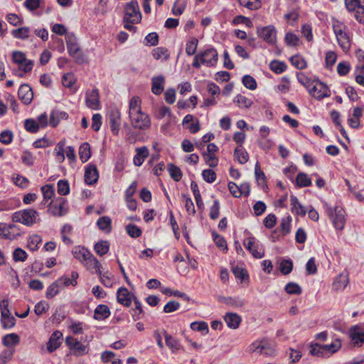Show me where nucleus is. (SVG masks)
<instances>
[{"label":"nucleus","instance_id":"nucleus-1","mask_svg":"<svg viewBox=\"0 0 364 364\" xmlns=\"http://www.w3.org/2000/svg\"><path fill=\"white\" fill-rule=\"evenodd\" d=\"M141 103L139 97H132L129 104V117L134 129H146L149 128L151 120L149 115L141 111Z\"/></svg>","mask_w":364,"mask_h":364},{"label":"nucleus","instance_id":"nucleus-2","mask_svg":"<svg viewBox=\"0 0 364 364\" xmlns=\"http://www.w3.org/2000/svg\"><path fill=\"white\" fill-rule=\"evenodd\" d=\"M217 61V50L213 48H208L195 56L193 66L198 68L203 65L206 67H213L216 65Z\"/></svg>","mask_w":364,"mask_h":364},{"label":"nucleus","instance_id":"nucleus-3","mask_svg":"<svg viewBox=\"0 0 364 364\" xmlns=\"http://www.w3.org/2000/svg\"><path fill=\"white\" fill-rule=\"evenodd\" d=\"M326 213L331 220L334 227L339 230L344 228L346 224V212L341 206L332 208L327 204L325 205Z\"/></svg>","mask_w":364,"mask_h":364},{"label":"nucleus","instance_id":"nucleus-4","mask_svg":"<svg viewBox=\"0 0 364 364\" xmlns=\"http://www.w3.org/2000/svg\"><path fill=\"white\" fill-rule=\"evenodd\" d=\"M38 216V212L30 208L15 213L12 216V220L14 222L21 223L26 226H31L36 222Z\"/></svg>","mask_w":364,"mask_h":364},{"label":"nucleus","instance_id":"nucleus-5","mask_svg":"<svg viewBox=\"0 0 364 364\" xmlns=\"http://www.w3.org/2000/svg\"><path fill=\"white\" fill-rule=\"evenodd\" d=\"M346 9L355 11V18L359 23H364V0H344Z\"/></svg>","mask_w":364,"mask_h":364},{"label":"nucleus","instance_id":"nucleus-6","mask_svg":"<svg viewBox=\"0 0 364 364\" xmlns=\"http://www.w3.org/2000/svg\"><path fill=\"white\" fill-rule=\"evenodd\" d=\"M124 19H132V22H140L141 14L136 0H132L127 3L124 8Z\"/></svg>","mask_w":364,"mask_h":364},{"label":"nucleus","instance_id":"nucleus-7","mask_svg":"<svg viewBox=\"0 0 364 364\" xmlns=\"http://www.w3.org/2000/svg\"><path fill=\"white\" fill-rule=\"evenodd\" d=\"M258 36L269 44H274L277 41V30L274 26L269 25L257 28Z\"/></svg>","mask_w":364,"mask_h":364},{"label":"nucleus","instance_id":"nucleus-8","mask_svg":"<svg viewBox=\"0 0 364 364\" xmlns=\"http://www.w3.org/2000/svg\"><path fill=\"white\" fill-rule=\"evenodd\" d=\"M349 337L353 346H362L364 343V325H355L350 327Z\"/></svg>","mask_w":364,"mask_h":364},{"label":"nucleus","instance_id":"nucleus-9","mask_svg":"<svg viewBox=\"0 0 364 364\" xmlns=\"http://www.w3.org/2000/svg\"><path fill=\"white\" fill-rule=\"evenodd\" d=\"M65 343L74 355L81 356L87 354L89 351L87 345L80 343L73 337H67Z\"/></svg>","mask_w":364,"mask_h":364},{"label":"nucleus","instance_id":"nucleus-10","mask_svg":"<svg viewBox=\"0 0 364 364\" xmlns=\"http://www.w3.org/2000/svg\"><path fill=\"white\" fill-rule=\"evenodd\" d=\"M308 90L309 93L318 100L329 96L330 91L328 87L319 81L314 80V82Z\"/></svg>","mask_w":364,"mask_h":364},{"label":"nucleus","instance_id":"nucleus-11","mask_svg":"<svg viewBox=\"0 0 364 364\" xmlns=\"http://www.w3.org/2000/svg\"><path fill=\"white\" fill-rule=\"evenodd\" d=\"M250 350L267 356L274 355V350L269 346L266 341H256L250 346Z\"/></svg>","mask_w":364,"mask_h":364},{"label":"nucleus","instance_id":"nucleus-12","mask_svg":"<svg viewBox=\"0 0 364 364\" xmlns=\"http://www.w3.org/2000/svg\"><path fill=\"white\" fill-rule=\"evenodd\" d=\"M85 103L87 107L91 109L97 110L100 109V95L97 89L86 92Z\"/></svg>","mask_w":364,"mask_h":364},{"label":"nucleus","instance_id":"nucleus-13","mask_svg":"<svg viewBox=\"0 0 364 364\" xmlns=\"http://www.w3.org/2000/svg\"><path fill=\"white\" fill-rule=\"evenodd\" d=\"M12 60L16 64L20 67H23V68H32L34 65V62L31 60H28L26 58L25 53L21 51L13 52Z\"/></svg>","mask_w":364,"mask_h":364},{"label":"nucleus","instance_id":"nucleus-14","mask_svg":"<svg viewBox=\"0 0 364 364\" xmlns=\"http://www.w3.org/2000/svg\"><path fill=\"white\" fill-rule=\"evenodd\" d=\"M109 122L112 132L118 135L121 125V114L119 110H112L109 115Z\"/></svg>","mask_w":364,"mask_h":364},{"label":"nucleus","instance_id":"nucleus-15","mask_svg":"<svg viewBox=\"0 0 364 364\" xmlns=\"http://www.w3.org/2000/svg\"><path fill=\"white\" fill-rule=\"evenodd\" d=\"M18 95L21 102L25 105L31 102L33 94L31 88L28 85H22L18 89Z\"/></svg>","mask_w":364,"mask_h":364},{"label":"nucleus","instance_id":"nucleus-16","mask_svg":"<svg viewBox=\"0 0 364 364\" xmlns=\"http://www.w3.org/2000/svg\"><path fill=\"white\" fill-rule=\"evenodd\" d=\"M62 336L63 334L58 331H55L51 334L47 343V350L49 353L53 352L60 347L61 344Z\"/></svg>","mask_w":364,"mask_h":364},{"label":"nucleus","instance_id":"nucleus-17","mask_svg":"<svg viewBox=\"0 0 364 364\" xmlns=\"http://www.w3.org/2000/svg\"><path fill=\"white\" fill-rule=\"evenodd\" d=\"M132 296H134L129 292L127 288L121 287L118 289L117 293V301L125 306H129L131 305Z\"/></svg>","mask_w":364,"mask_h":364},{"label":"nucleus","instance_id":"nucleus-18","mask_svg":"<svg viewBox=\"0 0 364 364\" xmlns=\"http://www.w3.org/2000/svg\"><path fill=\"white\" fill-rule=\"evenodd\" d=\"M83 264L91 272H95L97 274H100L101 264L92 253L87 257Z\"/></svg>","mask_w":364,"mask_h":364},{"label":"nucleus","instance_id":"nucleus-19","mask_svg":"<svg viewBox=\"0 0 364 364\" xmlns=\"http://www.w3.org/2000/svg\"><path fill=\"white\" fill-rule=\"evenodd\" d=\"M349 282L348 275L347 273L340 274L333 282V289L336 291H343Z\"/></svg>","mask_w":364,"mask_h":364},{"label":"nucleus","instance_id":"nucleus-20","mask_svg":"<svg viewBox=\"0 0 364 364\" xmlns=\"http://www.w3.org/2000/svg\"><path fill=\"white\" fill-rule=\"evenodd\" d=\"M99 175L95 166H89L85 171V181L87 184L92 185L97 181Z\"/></svg>","mask_w":364,"mask_h":364},{"label":"nucleus","instance_id":"nucleus-21","mask_svg":"<svg viewBox=\"0 0 364 364\" xmlns=\"http://www.w3.org/2000/svg\"><path fill=\"white\" fill-rule=\"evenodd\" d=\"M227 326L232 329H237L242 321L241 317L236 313H227L224 316Z\"/></svg>","mask_w":364,"mask_h":364},{"label":"nucleus","instance_id":"nucleus-22","mask_svg":"<svg viewBox=\"0 0 364 364\" xmlns=\"http://www.w3.org/2000/svg\"><path fill=\"white\" fill-rule=\"evenodd\" d=\"M65 41L67 48L70 55H75L79 51V46L75 36L72 33L66 34Z\"/></svg>","mask_w":364,"mask_h":364},{"label":"nucleus","instance_id":"nucleus-23","mask_svg":"<svg viewBox=\"0 0 364 364\" xmlns=\"http://www.w3.org/2000/svg\"><path fill=\"white\" fill-rule=\"evenodd\" d=\"M78 277V273L77 272L73 271L71 272V277H68L65 275L62 276L61 277L57 279V282H58L59 284H60L62 289L65 287H68L70 285L75 287L77 284V279Z\"/></svg>","mask_w":364,"mask_h":364},{"label":"nucleus","instance_id":"nucleus-24","mask_svg":"<svg viewBox=\"0 0 364 364\" xmlns=\"http://www.w3.org/2000/svg\"><path fill=\"white\" fill-rule=\"evenodd\" d=\"M136 154L134 156L133 161L135 166H140L145 159L149 156V149L146 146H142L136 149Z\"/></svg>","mask_w":364,"mask_h":364},{"label":"nucleus","instance_id":"nucleus-25","mask_svg":"<svg viewBox=\"0 0 364 364\" xmlns=\"http://www.w3.org/2000/svg\"><path fill=\"white\" fill-rule=\"evenodd\" d=\"M65 200L62 198H60L59 201H56L54 203L51 202L50 203V206L52 214L55 216L63 215L66 213V210H65Z\"/></svg>","mask_w":364,"mask_h":364},{"label":"nucleus","instance_id":"nucleus-26","mask_svg":"<svg viewBox=\"0 0 364 364\" xmlns=\"http://www.w3.org/2000/svg\"><path fill=\"white\" fill-rule=\"evenodd\" d=\"M110 315L109 307L105 304L98 305L94 311V318L98 321L104 320Z\"/></svg>","mask_w":364,"mask_h":364},{"label":"nucleus","instance_id":"nucleus-27","mask_svg":"<svg viewBox=\"0 0 364 364\" xmlns=\"http://www.w3.org/2000/svg\"><path fill=\"white\" fill-rule=\"evenodd\" d=\"M338 43L344 52H347L350 48V36L347 30L343 31L341 35L336 36Z\"/></svg>","mask_w":364,"mask_h":364},{"label":"nucleus","instance_id":"nucleus-28","mask_svg":"<svg viewBox=\"0 0 364 364\" xmlns=\"http://www.w3.org/2000/svg\"><path fill=\"white\" fill-rule=\"evenodd\" d=\"M218 301L233 307H242L245 304L244 300L237 297L218 296Z\"/></svg>","mask_w":364,"mask_h":364},{"label":"nucleus","instance_id":"nucleus-29","mask_svg":"<svg viewBox=\"0 0 364 364\" xmlns=\"http://www.w3.org/2000/svg\"><path fill=\"white\" fill-rule=\"evenodd\" d=\"M75 258L83 263L87 257L90 255V252L84 247H75L72 251Z\"/></svg>","mask_w":364,"mask_h":364},{"label":"nucleus","instance_id":"nucleus-30","mask_svg":"<svg viewBox=\"0 0 364 364\" xmlns=\"http://www.w3.org/2000/svg\"><path fill=\"white\" fill-rule=\"evenodd\" d=\"M291 211L296 215L304 216L306 210L304 207L299 202L297 198L295 196H291L290 197Z\"/></svg>","mask_w":364,"mask_h":364},{"label":"nucleus","instance_id":"nucleus-31","mask_svg":"<svg viewBox=\"0 0 364 364\" xmlns=\"http://www.w3.org/2000/svg\"><path fill=\"white\" fill-rule=\"evenodd\" d=\"M164 78L162 76L152 78L151 90L155 95H160L164 90Z\"/></svg>","mask_w":364,"mask_h":364},{"label":"nucleus","instance_id":"nucleus-32","mask_svg":"<svg viewBox=\"0 0 364 364\" xmlns=\"http://www.w3.org/2000/svg\"><path fill=\"white\" fill-rule=\"evenodd\" d=\"M112 220L108 216H102L97 220V225L98 228L106 233H109L112 230Z\"/></svg>","mask_w":364,"mask_h":364},{"label":"nucleus","instance_id":"nucleus-33","mask_svg":"<svg viewBox=\"0 0 364 364\" xmlns=\"http://www.w3.org/2000/svg\"><path fill=\"white\" fill-rule=\"evenodd\" d=\"M20 341L19 336L14 333L7 334L3 337L2 343L6 347L16 346Z\"/></svg>","mask_w":364,"mask_h":364},{"label":"nucleus","instance_id":"nucleus-34","mask_svg":"<svg viewBox=\"0 0 364 364\" xmlns=\"http://www.w3.org/2000/svg\"><path fill=\"white\" fill-rule=\"evenodd\" d=\"M91 156V151L90 144L87 142H85L80 145L79 148V156L82 163L88 161Z\"/></svg>","mask_w":364,"mask_h":364},{"label":"nucleus","instance_id":"nucleus-35","mask_svg":"<svg viewBox=\"0 0 364 364\" xmlns=\"http://www.w3.org/2000/svg\"><path fill=\"white\" fill-rule=\"evenodd\" d=\"M94 250L99 256L106 255L109 250V242L107 240H101L95 245Z\"/></svg>","mask_w":364,"mask_h":364},{"label":"nucleus","instance_id":"nucleus-36","mask_svg":"<svg viewBox=\"0 0 364 364\" xmlns=\"http://www.w3.org/2000/svg\"><path fill=\"white\" fill-rule=\"evenodd\" d=\"M61 289L60 284L55 280L47 288L46 297L48 299H53L60 292Z\"/></svg>","mask_w":364,"mask_h":364},{"label":"nucleus","instance_id":"nucleus-37","mask_svg":"<svg viewBox=\"0 0 364 364\" xmlns=\"http://www.w3.org/2000/svg\"><path fill=\"white\" fill-rule=\"evenodd\" d=\"M323 346L326 355L328 354L332 355L341 348V341L340 339L337 338L331 344L323 345Z\"/></svg>","mask_w":364,"mask_h":364},{"label":"nucleus","instance_id":"nucleus-38","mask_svg":"<svg viewBox=\"0 0 364 364\" xmlns=\"http://www.w3.org/2000/svg\"><path fill=\"white\" fill-rule=\"evenodd\" d=\"M167 168L171 177L175 181H180L181 180L183 174L179 167L176 166L173 164H168Z\"/></svg>","mask_w":364,"mask_h":364},{"label":"nucleus","instance_id":"nucleus-39","mask_svg":"<svg viewBox=\"0 0 364 364\" xmlns=\"http://www.w3.org/2000/svg\"><path fill=\"white\" fill-rule=\"evenodd\" d=\"M296 183L299 187H308L311 185V180L306 173L300 172L296 176Z\"/></svg>","mask_w":364,"mask_h":364},{"label":"nucleus","instance_id":"nucleus-40","mask_svg":"<svg viewBox=\"0 0 364 364\" xmlns=\"http://www.w3.org/2000/svg\"><path fill=\"white\" fill-rule=\"evenodd\" d=\"M289 60L292 66L296 68H306L307 66L305 59L301 55H294L291 56Z\"/></svg>","mask_w":364,"mask_h":364},{"label":"nucleus","instance_id":"nucleus-41","mask_svg":"<svg viewBox=\"0 0 364 364\" xmlns=\"http://www.w3.org/2000/svg\"><path fill=\"white\" fill-rule=\"evenodd\" d=\"M164 337L166 344L171 349L173 353L180 348V344L178 341L173 338L171 335L168 334L166 331H164Z\"/></svg>","mask_w":364,"mask_h":364},{"label":"nucleus","instance_id":"nucleus-42","mask_svg":"<svg viewBox=\"0 0 364 364\" xmlns=\"http://www.w3.org/2000/svg\"><path fill=\"white\" fill-rule=\"evenodd\" d=\"M310 354L317 357L326 356L323 345L318 343L310 344Z\"/></svg>","mask_w":364,"mask_h":364},{"label":"nucleus","instance_id":"nucleus-43","mask_svg":"<svg viewBox=\"0 0 364 364\" xmlns=\"http://www.w3.org/2000/svg\"><path fill=\"white\" fill-rule=\"evenodd\" d=\"M234 156L241 164L247 163L249 160L248 153L242 149L235 148Z\"/></svg>","mask_w":364,"mask_h":364},{"label":"nucleus","instance_id":"nucleus-44","mask_svg":"<svg viewBox=\"0 0 364 364\" xmlns=\"http://www.w3.org/2000/svg\"><path fill=\"white\" fill-rule=\"evenodd\" d=\"M202 155L204 158L205 163L211 168H215L218 164V159L215 156V154H211L208 152H203Z\"/></svg>","mask_w":364,"mask_h":364},{"label":"nucleus","instance_id":"nucleus-45","mask_svg":"<svg viewBox=\"0 0 364 364\" xmlns=\"http://www.w3.org/2000/svg\"><path fill=\"white\" fill-rule=\"evenodd\" d=\"M234 102H236L240 108H249L252 105L251 99L242 95H237Z\"/></svg>","mask_w":364,"mask_h":364},{"label":"nucleus","instance_id":"nucleus-46","mask_svg":"<svg viewBox=\"0 0 364 364\" xmlns=\"http://www.w3.org/2000/svg\"><path fill=\"white\" fill-rule=\"evenodd\" d=\"M239 4L250 10H257L261 7L259 0H238Z\"/></svg>","mask_w":364,"mask_h":364},{"label":"nucleus","instance_id":"nucleus-47","mask_svg":"<svg viewBox=\"0 0 364 364\" xmlns=\"http://www.w3.org/2000/svg\"><path fill=\"white\" fill-rule=\"evenodd\" d=\"M293 269V262L291 259H282L279 264V270L284 275L291 273Z\"/></svg>","mask_w":364,"mask_h":364},{"label":"nucleus","instance_id":"nucleus-48","mask_svg":"<svg viewBox=\"0 0 364 364\" xmlns=\"http://www.w3.org/2000/svg\"><path fill=\"white\" fill-rule=\"evenodd\" d=\"M186 6V0H176L172 7V14L176 16L182 14Z\"/></svg>","mask_w":364,"mask_h":364},{"label":"nucleus","instance_id":"nucleus-49","mask_svg":"<svg viewBox=\"0 0 364 364\" xmlns=\"http://www.w3.org/2000/svg\"><path fill=\"white\" fill-rule=\"evenodd\" d=\"M76 82V77L73 73L68 72L65 73L62 77V83L63 86L71 88Z\"/></svg>","mask_w":364,"mask_h":364},{"label":"nucleus","instance_id":"nucleus-50","mask_svg":"<svg viewBox=\"0 0 364 364\" xmlns=\"http://www.w3.org/2000/svg\"><path fill=\"white\" fill-rule=\"evenodd\" d=\"M1 322L3 328H11L14 326L16 323L15 318L11 315V313L6 314L4 316H1Z\"/></svg>","mask_w":364,"mask_h":364},{"label":"nucleus","instance_id":"nucleus-51","mask_svg":"<svg viewBox=\"0 0 364 364\" xmlns=\"http://www.w3.org/2000/svg\"><path fill=\"white\" fill-rule=\"evenodd\" d=\"M284 41L287 46L296 47L298 46L299 38L296 34L288 32L285 35Z\"/></svg>","mask_w":364,"mask_h":364},{"label":"nucleus","instance_id":"nucleus-52","mask_svg":"<svg viewBox=\"0 0 364 364\" xmlns=\"http://www.w3.org/2000/svg\"><path fill=\"white\" fill-rule=\"evenodd\" d=\"M332 27L336 36L341 35L343 31L348 30L343 23L335 18H332Z\"/></svg>","mask_w":364,"mask_h":364},{"label":"nucleus","instance_id":"nucleus-53","mask_svg":"<svg viewBox=\"0 0 364 364\" xmlns=\"http://www.w3.org/2000/svg\"><path fill=\"white\" fill-rule=\"evenodd\" d=\"M285 291L289 294L299 295L301 294V287L295 282H289L285 287Z\"/></svg>","mask_w":364,"mask_h":364},{"label":"nucleus","instance_id":"nucleus-54","mask_svg":"<svg viewBox=\"0 0 364 364\" xmlns=\"http://www.w3.org/2000/svg\"><path fill=\"white\" fill-rule=\"evenodd\" d=\"M58 193L61 196H66L70 193V186L67 180H60L58 181Z\"/></svg>","mask_w":364,"mask_h":364},{"label":"nucleus","instance_id":"nucleus-55","mask_svg":"<svg viewBox=\"0 0 364 364\" xmlns=\"http://www.w3.org/2000/svg\"><path fill=\"white\" fill-rule=\"evenodd\" d=\"M127 234L133 238L139 237L141 235V230L136 225L129 224L125 228Z\"/></svg>","mask_w":364,"mask_h":364},{"label":"nucleus","instance_id":"nucleus-56","mask_svg":"<svg viewBox=\"0 0 364 364\" xmlns=\"http://www.w3.org/2000/svg\"><path fill=\"white\" fill-rule=\"evenodd\" d=\"M29 28L28 27H21L12 31V35L18 39H26L28 37Z\"/></svg>","mask_w":364,"mask_h":364},{"label":"nucleus","instance_id":"nucleus-57","mask_svg":"<svg viewBox=\"0 0 364 364\" xmlns=\"http://www.w3.org/2000/svg\"><path fill=\"white\" fill-rule=\"evenodd\" d=\"M198 43V41L196 38H192L190 41L187 42L186 46V53H187V55H193V54H195Z\"/></svg>","mask_w":364,"mask_h":364},{"label":"nucleus","instance_id":"nucleus-58","mask_svg":"<svg viewBox=\"0 0 364 364\" xmlns=\"http://www.w3.org/2000/svg\"><path fill=\"white\" fill-rule=\"evenodd\" d=\"M24 127L26 131L31 133H36L39 129V124L33 119H26Z\"/></svg>","mask_w":364,"mask_h":364},{"label":"nucleus","instance_id":"nucleus-59","mask_svg":"<svg viewBox=\"0 0 364 364\" xmlns=\"http://www.w3.org/2000/svg\"><path fill=\"white\" fill-rule=\"evenodd\" d=\"M28 255L23 249L18 247L13 252V259L15 262H24L27 259Z\"/></svg>","mask_w":364,"mask_h":364},{"label":"nucleus","instance_id":"nucleus-60","mask_svg":"<svg viewBox=\"0 0 364 364\" xmlns=\"http://www.w3.org/2000/svg\"><path fill=\"white\" fill-rule=\"evenodd\" d=\"M159 43V36L156 32L149 33L144 38V44L149 46H155Z\"/></svg>","mask_w":364,"mask_h":364},{"label":"nucleus","instance_id":"nucleus-61","mask_svg":"<svg viewBox=\"0 0 364 364\" xmlns=\"http://www.w3.org/2000/svg\"><path fill=\"white\" fill-rule=\"evenodd\" d=\"M100 276V282L102 284L106 287H112L113 282L112 279V274L109 272L102 273L100 270V274H97Z\"/></svg>","mask_w":364,"mask_h":364},{"label":"nucleus","instance_id":"nucleus-62","mask_svg":"<svg viewBox=\"0 0 364 364\" xmlns=\"http://www.w3.org/2000/svg\"><path fill=\"white\" fill-rule=\"evenodd\" d=\"M153 56L159 59H166L168 57V50L163 47L154 48L152 51Z\"/></svg>","mask_w":364,"mask_h":364},{"label":"nucleus","instance_id":"nucleus-63","mask_svg":"<svg viewBox=\"0 0 364 364\" xmlns=\"http://www.w3.org/2000/svg\"><path fill=\"white\" fill-rule=\"evenodd\" d=\"M41 191L43 196L44 200L47 201L54 195V188L52 185H45L41 187Z\"/></svg>","mask_w":364,"mask_h":364},{"label":"nucleus","instance_id":"nucleus-64","mask_svg":"<svg viewBox=\"0 0 364 364\" xmlns=\"http://www.w3.org/2000/svg\"><path fill=\"white\" fill-rule=\"evenodd\" d=\"M41 242V238L39 235H35L29 238L28 247L31 251H36L38 249V244Z\"/></svg>","mask_w":364,"mask_h":364}]
</instances>
